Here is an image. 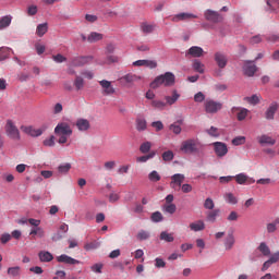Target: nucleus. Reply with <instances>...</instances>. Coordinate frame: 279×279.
Here are the masks:
<instances>
[{"label":"nucleus","instance_id":"nucleus-1","mask_svg":"<svg viewBox=\"0 0 279 279\" xmlns=\"http://www.w3.org/2000/svg\"><path fill=\"white\" fill-rule=\"evenodd\" d=\"M175 85V74L172 72H166L157 76L151 83L150 88L156 90V88H160V86L171 87Z\"/></svg>","mask_w":279,"mask_h":279},{"label":"nucleus","instance_id":"nucleus-2","mask_svg":"<svg viewBox=\"0 0 279 279\" xmlns=\"http://www.w3.org/2000/svg\"><path fill=\"white\" fill-rule=\"evenodd\" d=\"M54 134L59 136L58 143L64 145L73 134V129L66 122H61L54 128Z\"/></svg>","mask_w":279,"mask_h":279},{"label":"nucleus","instance_id":"nucleus-3","mask_svg":"<svg viewBox=\"0 0 279 279\" xmlns=\"http://www.w3.org/2000/svg\"><path fill=\"white\" fill-rule=\"evenodd\" d=\"M202 147L199 140L189 138L182 142L180 149L183 154H198V151H202Z\"/></svg>","mask_w":279,"mask_h":279},{"label":"nucleus","instance_id":"nucleus-4","mask_svg":"<svg viewBox=\"0 0 279 279\" xmlns=\"http://www.w3.org/2000/svg\"><path fill=\"white\" fill-rule=\"evenodd\" d=\"M5 132L9 138H12L13 141H21V132L19 131V128H16L12 120L7 121Z\"/></svg>","mask_w":279,"mask_h":279},{"label":"nucleus","instance_id":"nucleus-5","mask_svg":"<svg viewBox=\"0 0 279 279\" xmlns=\"http://www.w3.org/2000/svg\"><path fill=\"white\" fill-rule=\"evenodd\" d=\"M205 112L207 114H217L221 108H223V105L219 101H215L213 99H207L204 102Z\"/></svg>","mask_w":279,"mask_h":279},{"label":"nucleus","instance_id":"nucleus-6","mask_svg":"<svg viewBox=\"0 0 279 279\" xmlns=\"http://www.w3.org/2000/svg\"><path fill=\"white\" fill-rule=\"evenodd\" d=\"M204 16L209 23H221V21H223V16H221L219 12L213 10H206Z\"/></svg>","mask_w":279,"mask_h":279},{"label":"nucleus","instance_id":"nucleus-7","mask_svg":"<svg viewBox=\"0 0 279 279\" xmlns=\"http://www.w3.org/2000/svg\"><path fill=\"white\" fill-rule=\"evenodd\" d=\"M213 147L218 158H223L228 154V145L223 142H215L213 143Z\"/></svg>","mask_w":279,"mask_h":279},{"label":"nucleus","instance_id":"nucleus-8","mask_svg":"<svg viewBox=\"0 0 279 279\" xmlns=\"http://www.w3.org/2000/svg\"><path fill=\"white\" fill-rule=\"evenodd\" d=\"M21 130L24 134H28V136H43V132L47 130V126H41L40 129L34 126H21Z\"/></svg>","mask_w":279,"mask_h":279},{"label":"nucleus","instance_id":"nucleus-9","mask_svg":"<svg viewBox=\"0 0 279 279\" xmlns=\"http://www.w3.org/2000/svg\"><path fill=\"white\" fill-rule=\"evenodd\" d=\"M99 85L102 88V95H105L106 97H108L109 95H114L117 93V89H114V87L112 86V82L110 81H99Z\"/></svg>","mask_w":279,"mask_h":279},{"label":"nucleus","instance_id":"nucleus-10","mask_svg":"<svg viewBox=\"0 0 279 279\" xmlns=\"http://www.w3.org/2000/svg\"><path fill=\"white\" fill-rule=\"evenodd\" d=\"M203 56H204V48L199 46H192L185 52V58H202Z\"/></svg>","mask_w":279,"mask_h":279},{"label":"nucleus","instance_id":"nucleus-11","mask_svg":"<svg viewBox=\"0 0 279 279\" xmlns=\"http://www.w3.org/2000/svg\"><path fill=\"white\" fill-rule=\"evenodd\" d=\"M214 60L220 69H226V66H228V57L223 52H216L214 54Z\"/></svg>","mask_w":279,"mask_h":279},{"label":"nucleus","instance_id":"nucleus-12","mask_svg":"<svg viewBox=\"0 0 279 279\" xmlns=\"http://www.w3.org/2000/svg\"><path fill=\"white\" fill-rule=\"evenodd\" d=\"M257 68L254 64V61H245L243 65V72L247 77H254V73H256Z\"/></svg>","mask_w":279,"mask_h":279},{"label":"nucleus","instance_id":"nucleus-13","mask_svg":"<svg viewBox=\"0 0 279 279\" xmlns=\"http://www.w3.org/2000/svg\"><path fill=\"white\" fill-rule=\"evenodd\" d=\"M191 19H197V15L193 13H178L172 16V23H180V21H191Z\"/></svg>","mask_w":279,"mask_h":279},{"label":"nucleus","instance_id":"nucleus-14","mask_svg":"<svg viewBox=\"0 0 279 279\" xmlns=\"http://www.w3.org/2000/svg\"><path fill=\"white\" fill-rule=\"evenodd\" d=\"M234 243H236V239L234 238V232H228L223 245H225V250L226 252H230V250H232V247H234Z\"/></svg>","mask_w":279,"mask_h":279},{"label":"nucleus","instance_id":"nucleus-15","mask_svg":"<svg viewBox=\"0 0 279 279\" xmlns=\"http://www.w3.org/2000/svg\"><path fill=\"white\" fill-rule=\"evenodd\" d=\"M93 61L92 56L86 57H75L72 59L71 64L73 66H84V64H88V62Z\"/></svg>","mask_w":279,"mask_h":279},{"label":"nucleus","instance_id":"nucleus-16","mask_svg":"<svg viewBox=\"0 0 279 279\" xmlns=\"http://www.w3.org/2000/svg\"><path fill=\"white\" fill-rule=\"evenodd\" d=\"M75 125L78 132H88V130H90V121L84 118L77 119Z\"/></svg>","mask_w":279,"mask_h":279},{"label":"nucleus","instance_id":"nucleus-17","mask_svg":"<svg viewBox=\"0 0 279 279\" xmlns=\"http://www.w3.org/2000/svg\"><path fill=\"white\" fill-rule=\"evenodd\" d=\"M58 263H64L65 265H80L81 260H77L66 254H62L57 257Z\"/></svg>","mask_w":279,"mask_h":279},{"label":"nucleus","instance_id":"nucleus-18","mask_svg":"<svg viewBox=\"0 0 279 279\" xmlns=\"http://www.w3.org/2000/svg\"><path fill=\"white\" fill-rule=\"evenodd\" d=\"M276 112H278V102H272L265 112V119H267V121H274Z\"/></svg>","mask_w":279,"mask_h":279},{"label":"nucleus","instance_id":"nucleus-19","mask_svg":"<svg viewBox=\"0 0 279 279\" xmlns=\"http://www.w3.org/2000/svg\"><path fill=\"white\" fill-rule=\"evenodd\" d=\"M140 29L143 34H154L156 32V25L149 22H142L140 25Z\"/></svg>","mask_w":279,"mask_h":279},{"label":"nucleus","instance_id":"nucleus-20","mask_svg":"<svg viewBox=\"0 0 279 279\" xmlns=\"http://www.w3.org/2000/svg\"><path fill=\"white\" fill-rule=\"evenodd\" d=\"M219 215H221V209L219 208L211 209L206 213V221H208L209 223H215Z\"/></svg>","mask_w":279,"mask_h":279},{"label":"nucleus","instance_id":"nucleus-21","mask_svg":"<svg viewBox=\"0 0 279 279\" xmlns=\"http://www.w3.org/2000/svg\"><path fill=\"white\" fill-rule=\"evenodd\" d=\"M232 112H238L236 113L238 121H245V119L247 118V114H250V110L245 108H239V107H233Z\"/></svg>","mask_w":279,"mask_h":279},{"label":"nucleus","instance_id":"nucleus-22","mask_svg":"<svg viewBox=\"0 0 279 279\" xmlns=\"http://www.w3.org/2000/svg\"><path fill=\"white\" fill-rule=\"evenodd\" d=\"M257 141H258L259 145H270V146L276 145V140L267 134H263V135L258 136Z\"/></svg>","mask_w":279,"mask_h":279},{"label":"nucleus","instance_id":"nucleus-23","mask_svg":"<svg viewBox=\"0 0 279 279\" xmlns=\"http://www.w3.org/2000/svg\"><path fill=\"white\" fill-rule=\"evenodd\" d=\"M238 184H254L255 180L250 179L245 173H240L233 177Z\"/></svg>","mask_w":279,"mask_h":279},{"label":"nucleus","instance_id":"nucleus-24","mask_svg":"<svg viewBox=\"0 0 279 279\" xmlns=\"http://www.w3.org/2000/svg\"><path fill=\"white\" fill-rule=\"evenodd\" d=\"M171 180H172L170 182L171 189H175V186H182V182H184V174H180V173L173 174L171 177Z\"/></svg>","mask_w":279,"mask_h":279},{"label":"nucleus","instance_id":"nucleus-25","mask_svg":"<svg viewBox=\"0 0 279 279\" xmlns=\"http://www.w3.org/2000/svg\"><path fill=\"white\" fill-rule=\"evenodd\" d=\"M190 230H192V232H202V230H206V223H204V220L192 222L190 223Z\"/></svg>","mask_w":279,"mask_h":279},{"label":"nucleus","instance_id":"nucleus-26","mask_svg":"<svg viewBox=\"0 0 279 279\" xmlns=\"http://www.w3.org/2000/svg\"><path fill=\"white\" fill-rule=\"evenodd\" d=\"M38 257L41 263H51L53 260V255L48 251L39 252Z\"/></svg>","mask_w":279,"mask_h":279},{"label":"nucleus","instance_id":"nucleus-27","mask_svg":"<svg viewBox=\"0 0 279 279\" xmlns=\"http://www.w3.org/2000/svg\"><path fill=\"white\" fill-rule=\"evenodd\" d=\"M99 40H104V34L101 33H97V32H92L88 36H87V43H99Z\"/></svg>","mask_w":279,"mask_h":279},{"label":"nucleus","instance_id":"nucleus-28","mask_svg":"<svg viewBox=\"0 0 279 279\" xmlns=\"http://www.w3.org/2000/svg\"><path fill=\"white\" fill-rule=\"evenodd\" d=\"M121 80H124L126 84H134V82H140V80H143V77L136 75V74H125L124 76L121 77Z\"/></svg>","mask_w":279,"mask_h":279},{"label":"nucleus","instance_id":"nucleus-29","mask_svg":"<svg viewBox=\"0 0 279 279\" xmlns=\"http://www.w3.org/2000/svg\"><path fill=\"white\" fill-rule=\"evenodd\" d=\"M166 106H173L178 99H180V94L177 90L172 92V96H166Z\"/></svg>","mask_w":279,"mask_h":279},{"label":"nucleus","instance_id":"nucleus-30","mask_svg":"<svg viewBox=\"0 0 279 279\" xmlns=\"http://www.w3.org/2000/svg\"><path fill=\"white\" fill-rule=\"evenodd\" d=\"M137 132H145L147 130V120L137 118L135 121Z\"/></svg>","mask_w":279,"mask_h":279},{"label":"nucleus","instance_id":"nucleus-31","mask_svg":"<svg viewBox=\"0 0 279 279\" xmlns=\"http://www.w3.org/2000/svg\"><path fill=\"white\" fill-rule=\"evenodd\" d=\"M47 32H49V25L47 23L39 24L36 28V34L39 36V38H43Z\"/></svg>","mask_w":279,"mask_h":279},{"label":"nucleus","instance_id":"nucleus-32","mask_svg":"<svg viewBox=\"0 0 279 279\" xmlns=\"http://www.w3.org/2000/svg\"><path fill=\"white\" fill-rule=\"evenodd\" d=\"M160 241H165L166 243H173L175 238H173V233H169L167 231H162L159 236Z\"/></svg>","mask_w":279,"mask_h":279},{"label":"nucleus","instance_id":"nucleus-33","mask_svg":"<svg viewBox=\"0 0 279 279\" xmlns=\"http://www.w3.org/2000/svg\"><path fill=\"white\" fill-rule=\"evenodd\" d=\"M9 25H12V16L5 15L0 19V29L8 28Z\"/></svg>","mask_w":279,"mask_h":279},{"label":"nucleus","instance_id":"nucleus-34","mask_svg":"<svg viewBox=\"0 0 279 279\" xmlns=\"http://www.w3.org/2000/svg\"><path fill=\"white\" fill-rule=\"evenodd\" d=\"M10 53H14V51L11 48L1 47L0 48V60H8V58H10Z\"/></svg>","mask_w":279,"mask_h":279},{"label":"nucleus","instance_id":"nucleus-35","mask_svg":"<svg viewBox=\"0 0 279 279\" xmlns=\"http://www.w3.org/2000/svg\"><path fill=\"white\" fill-rule=\"evenodd\" d=\"M150 106L153 108H156L157 110H165V108L167 107V102L162 100H151Z\"/></svg>","mask_w":279,"mask_h":279},{"label":"nucleus","instance_id":"nucleus-36","mask_svg":"<svg viewBox=\"0 0 279 279\" xmlns=\"http://www.w3.org/2000/svg\"><path fill=\"white\" fill-rule=\"evenodd\" d=\"M258 251L263 254V256H269L271 254V250L267 246V243L262 242L258 246Z\"/></svg>","mask_w":279,"mask_h":279},{"label":"nucleus","instance_id":"nucleus-37","mask_svg":"<svg viewBox=\"0 0 279 279\" xmlns=\"http://www.w3.org/2000/svg\"><path fill=\"white\" fill-rule=\"evenodd\" d=\"M244 101H247V104H251L252 106H256L257 104H260V97L258 95H253L251 97H245Z\"/></svg>","mask_w":279,"mask_h":279},{"label":"nucleus","instance_id":"nucleus-38","mask_svg":"<svg viewBox=\"0 0 279 279\" xmlns=\"http://www.w3.org/2000/svg\"><path fill=\"white\" fill-rule=\"evenodd\" d=\"M8 275L12 276V278H16L17 276H21V267L19 266L10 267L8 269Z\"/></svg>","mask_w":279,"mask_h":279},{"label":"nucleus","instance_id":"nucleus-39","mask_svg":"<svg viewBox=\"0 0 279 279\" xmlns=\"http://www.w3.org/2000/svg\"><path fill=\"white\" fill-rule=\"evenodd\" d=\"M156 156V151H150L148 155H144L136 158L137 162H147V160H151Z\"/></svg>","mask_w":279,"mask_h":279},{"label":"nucleus","instance_id":"nucleus-40","mask_svg":"<svg viewBox=\"0 0 279 279\" xmlns=\"http://www.w3.org/2000/svg\"><path fill=\"white\" fill-rule=\"evenodd\" d=\"M193 69L196 71V73H204V63H202L199 60H194Z\"/></svg>","mask_w":279,"mask_h":279},{"label":"nucleus","instance_id":"nucleus-41","mask_svg":"<svg viewBox=\"0 0 279 279\" xmlns=\"http://www.w3.org/2000/svg\"><path fill=\"white\" fill-rule=\"evenodd\" d=\"M74 86L76 90H82V88H84V78L82 76H76L74 80Z\"/></svg>","mask_w":279,"mask_h":279},{"label":"nucleus","instance_id":"nucleus-42","mask_svg":"<svg viewBox=\"0 0 279 279\" xmlns=\"http://www.w3.org/2000/svg\"><path fill=\"white\" fill-rule=\"evenodd\" d=\"M204 208L206 210H215V201L210 197L206 198L204 202Z\"/></svg>","mask_w":279,"mask_h":279},{"label":"nucleus","instance_id":"nucleus-43","mask_svg":"<svg viewBox=\"0 0 279 279\" xmlns=\"http://www.w3.org/2000/svg\"><path fill=\"white\" fill-rule=\"evenodd\" d=\"M148 180H150V182H160L161 177L158 171L154 170L148 174Z\"/></svg>","mask_w":279,"mask_h":279},{"label":"nucleus","instance_id":"nucleus-44","mask_svg":"<svg viewBox=\"0 0 279 279\" xmlns=\"http://www.w3.org/2000/svg\"><path fill=\"white\" fill-rule=\"evenodd\" d=\"M225 199H226V202L228 203V204H232V205H234V204H238V199H236V196H234V194H232V193H227L226 195H225Z\"/></svg>","mask_w":279,"mask_h":279},{"label":"nucleus","instance_id":"nucleus-45","mask_svg":"<svg viewBox=\"0 0 279 279\" xmlns=\"http://www.w3.org/2000/svg\"><path fill=\"white\" fill-rule=\"evenodd\" d=\"M151 149V142H144L141 146H140V151L142 154H148V151Z\"/></svg>","mask_w":279,"mask_h":279},{"label":"nucleus","instance_id":"nucleus-46","mask_svg":"<svg viewBox=\"0 0 279 279\" xmlns=\"http://www.w3.org/2000/svg\"><path fill=\"white\" fill-rule=\"evenodd\" d=\"M175 155H173V153L171 150H167L165 151L161 157H162V160L165 162H171V160H173Z\"/></svg>","mask_w":279,"mask_h":279},{"label":"nucleus","instance_id":"nucleus-47","mask_svg":"<svg viewBox=\"0 0 279 279\" xmlns=\"http://www.w3.org/2000/svg\"><path fill=\"white\" fill-rule=\"evenodd\" d=\"M149 239V231L141 230L137 233V240L138 241H147Z\"/></svg>","mask_w":279,"mask_h":279},{"label":"nucleus","instance_id":"nucleus-48","mask_svg":"<svg viewBox=\"0 0 279 279\" xmlns=\"http://www.w3.org/2000/svg\"><path fill=\"white\" fill-rule=\"evenodd\" d=\"M97 247H99V243L96 241L86 243L84 245V250H86V252H90V250H97Z\"/></svg>","mask_w":279,"mask_h":279},{"label":"nucleus","instance_id":"nucleus-49","mask_svg":"<svg viewBox=\"0 0 279 279\" xmlns=\"http://www.w3.org/2000/svg\"><path fill=\"white\" fill-rule=\"evenodd\" d=\"M151 221H154L155 223H160V221H162V214L160 211L153 213Z\"/></svg>","mask_w":279,"mask_h":279},{"label":"nucleus","instance_id":"nucleus-50","mask_svg":"<svg viewBox=\"0 0 279 279\" xmlns=\"http://www.w3.org/2000/svg\"><path fill=\"white\" fill-rule=\"evenodd\" d=\"M169 130H170V132H173V134L182 133V128L178 123L170 124Z\"/></svg>","mask_w":279,"mask_h":279},{"label":"nucleus","instance_id":"nucleus-51","mask_svg":"<svg viewBox=\"0 0 279 279\" xmlns=\"http://www.w3.org/2000/svg\"><path fill=\"white\" fill-rule=\"evenodd\" d=\"M165 211L168 213L169 215H173L175 210H178V207L175 204H168L163 207Z\"/></svg>","mask_w":279,"mask_h":279},{"label":"nucleus","instance_id":"nucleus-52","mask_svg":"<svg viewBox=\"0 0 279 279\" xmlns=\"http://www.w3.org/2000/svg\"><path fill=\"white\" fill-rule=\"evenodd\" d=\"M59 173H69L71 171V163H64L58 167Z\"/></svg>","mask_w":279,"mask_h":279},{"label":"nucleus","instance_id":"nucleus-53","mask_svg":"<svg viewBox=\"0 0 279 279\" xmlns=\"http://www.w3.org/2000/svg\"><path fill=\"white\" fill-rule=\"evenodd\" d=\"M27 14H28V16H36V14H38V7L29 5L27 8Z\"/></svg>","mask_w":279,"mask_h":279},{"label":"nucleus","instance_id":"nucleus-54","mask_svg":"<svg viewBox=\"0 0 279 279\" xmlns=\"http://www.w3.org/2000/svg\"><path fill=\"white\" fill-rule=\"evenodd\" d=\"M245 143V136H238L232 140V145L239 146V145H244Z\"/></svg>","mask_w":279,"mask_h":279},{"label":"nucleus","instance_id":"nucleus-55","mask_svg":"<svg viewBox=\"0 0 279 279\" xmlns=\"http://www.w3.org/2000/svg\"><path fill=\"white\" fill-rule=\"evenodd\" d=\"M44 145L45 147H53V145H56V137L50 136L49 138L45 140Z\"/></svg>","mask_w":279,"mask_h":279},{"label":"nucleus","instance_id":"nucleus-56","mask_svg":"<svg viewBox=\"0 0 279 279\" xmlns=\"http://www.w3.org/2000/svg\"><path fill=\"white\" fill-rule=\"evenodd\" d=\"M204 99H206V96L202 92H198L194 96V101H196V104H202V101H204Z\"/></svg>","mask_w":279,"mask_h":279},{"label":"nucleus","instance_id":"nucleus-57","mask_svg":"<svg viewBox=\"0 0 279 279\" xmlns=\"http://www.w3.org/2000/svg\"><path fill=\"white\" fill-rule=\"evenodd\" d=\"M151 128H155L156 132H160V130H165V124L161 121H155L151 123Z\"/></svg>","mask_w":279,"mask_h":279},{"label":"nucleus","instance_id":"nucleus-58","mask_svg":"<svg viewBox=\"0 0 279 279\" xmlns=\"http://www.w3.org/2000/svg\"><path fill=\"white\" fill-rule=\"evenodd\" d=\"M266 230L269 234L276 232V230H278V227L276 226V223L274 222H269L266 225Z\"/></svg>","mask_w":279,"mask_h":279},{"label":"nucleus","instance_id":"nucleus-59","mask_svg":"<svg viewBox=\"0 0 279 279\" xmlns=\"http://www.w3.org/2000/svg\"><path fill=\"white\" fill-rule=\"evenodd\" d=\"M259 43H263V36L255 35L250 39L251 45H258Z\"/></svg>","mask_w":279,"mask_h":279},{"label":"nucleus","instance_id":"nucleus-60","mask_svg":"<svg viewBox=\"0 0 279 279\" xmlns=\"http://www.w3.org/2000/svg\"><path fill=\"white\" fill-rule=\"evenodd\" d=\"M207 134H209V136H219V129L215 128V126H210V129H208Z\"/></svg>","mask_w":279,"mask_h":279},{"label":"nucleus","instance_id":"nucleus-61","mask_svg":"<svg viewBox=\"0 0 279 279\" xmlns=\"http://www.w3.org/2000/svg\"><path fill=\"white\" fill-rule=\"evenodd\" d=\"M278 260H279V251H277L270 256V258L268 259V263L271 265H275V263H278Z\"/></svg>","mask_w":279,"mask_h":279},{"label":"nucleus","instance_id":"nucleus-62","mask_svg":"<svg viewBox=\"0 0 279 279\" xmlns=\"http://www.w3.org/2000/svg\"><path fill=\"white\" fill-rule=\"evenodd\" d=\"M52 60L58 63L66 62V58L60 53L53 56Z\"/></svg>","mask_w":279,"mask_h":279},{"label":"nucleus","instance_id":"nucleus-63","mask_svg":"<svg viewBox=\"0 0 279 279\" xmlns=\"http://www.w3.org/2000/svg\"><path fill=\"white\" fill-rule=\"evenodd\" d=\"M116 50H117V45H114V44H108L106 46V53L107 54L113 53Z\"/></svg>","mask_w":279,"mask_h":279},{"label":"nucleus","instance_id":"nucleus-64","mask_svg":"<svg viewBox=\"0 0 279 279\" xmlns=\"http://www.w3.org/2000/svg\"><path fill=\"white\" fill-rule=\"evenodd\" d=\"M145 66H147L148 69H156V66H158V63L156 61L145 60Z\"/></svg>","mask_w":279,"mask_h":279}]
</instances>
